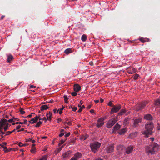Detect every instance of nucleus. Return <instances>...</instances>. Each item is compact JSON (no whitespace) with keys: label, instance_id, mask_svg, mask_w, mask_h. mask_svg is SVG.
<instances>
[{"label":"nucleus","instance_id":"f257e3e1","mask_svg":"<svg viewBox=\"0 0 160 160\" xmlns=\"http://www.w3.org/2000/svg\"><path fill=\"white\" fill-rule=\"evenodd\" d=\"M153 124L152 122L147 123L145 126V130L142 131L141 132L144 137L148 138L153 133Z\"/></svg>","mask_w":160,"mask_h":160},{"label":"nucleus","instance_id":"f03ea898","mask_svg":"<svg viewBox=\"0 0 160 160\" xmlns=\"http://www.w3.org/2000/svg\"><path fill=\"white\" fill-rule=\"evenodd\" d=\"M159 146L156 143L153 142L151 145L146 147V152L148 155H153L158 151Z\"/></svg>","mask_w":160,"mask_h":160},{"label":"nucleus","instance_id":"7ed1b4c3","mask_svg":"<svg viewBox=\"0 0 160 160\" xmlns=\"http://www.w3.org/2000/svg\"><path fill=\"white\" fill-rule=\"evenodd\" d=\"M101 145V143L96 142L91 143L90 147L92 151L94 152H96L97 149L99 148Z\"/></svg>","mask_w":160,"mask_h":160},{"label":"nucleus","instance_id":"20e7f679","mask_svg":"<svg viewBox=\"0 0 160 160\" xmlns=\"http://www.w3.org/2000/svg\"><path fill=\"white\" fill-rule=\"evenodd\" d=\"M148 103V102H144L138 104L135 106L134 109L137 111L142 110L144 108Z\"/></svg>","mask_w":160,"mask_h":160},{"label":"nucleus","instance_id":"39448f33","mask_svg":"<svg viewBox=\"0 0 160 160\" xmlns=\"http://www.w3.org/2000/svg\"><path fill=\"white\" fill-rule=\"evenodd\" d=\"M117 121L118 119L117 118H111L106 123V127L108 128H111Z\"/></svg>","mask_w":160,"mask_h":160},{"label":"nucleus","instance_id":"423d86ee","mask_svg":"<svg viewBox=\"0 0 160 160\" xmlns=\"http://www.w3.org/2000/svg\"><path fill=\"white\" fill-rule=\"evenodd\" d=\"M116 150L119 154H122L124 153L125 147L122 145H119L117 146Z\"/></svg>","mask_w":160,"mask_h":160},{"label":"nucleus","instance_id":"0eeeda50","mask_svg":"<svg viewBox=\"0 0 160 160\" xmlns=\"http://www.w3.org/2000/svg\"><path fill=\"white\" fill-rule=\"evenodd\" d=\"M121 108V106L120 105L113 106V107L110 112V114H112L114 113L118 112Z\"/></svg>","mask_w":160,"mask_h":160},{"label":"nucleus","instance_id":"6e6552de","mask_svg":"<svg viewBox=\"0 0 160 160\" xmlns=\"http://www.w3.org/2000/svg\"><path fill=\"white\" fill-rule=\"evenodd\" d=\"M114 146L113 144H111L107 146L105 151L107 153H111L114 151Z\"/></svg>","mask_w":160,"mask_h":160},{"label":"nucleus","instance_id":"1a4fd4ad","mask_svg":"<svg viewBox=\"0 0 160 160\" xmlns=\"http://www.w3.org/2000/svg\"><path fill=\"white\" fill-rule=\"evenodd\" d=\"M105 118H101L98 119L97 123L96 126L98 128H100L104 124V120Z\"/></svg>","mask_w":160,"mask_h":160},{"label":"nucleus","instance_id":"9d476101","mask_svg":"<svg viewBox=\"0 0 160 160\" xmlns=\"http://www.w3.org/2000/svg\"><path fill=\"white\" fill-rule=\"evenodd\" d=\"M134 148V147L132 145L129 146L125 148V152L126 154H129L132 153Z\"/></svg>","mask_w":160,"mask_h":160},{"label":"nucleus","instance_id":"9b49d317","mask_svg":"<svg viewBox=\"0 0 160 160\" xmlns=\"http://www.w3.org/2000/svg\"><path fill=\"white\" fill-rule=\"evenodd\" d=\"M7 120L5 119H2L0 120V129H3L4 127L7 124Z\"/></svg>","mask_w":160,"mask_h":160},{"label":"nucleus","instance_id":"f8f14e48","mask_svg":"<svg viewBox=\"0 0 160 160\" xmlns=\"http://www.w3.org/2000/svg\"><path fill=\"white\" fill-rule=\"evenodd\" d=\"M142 122L141 119H135L134 120L133 127L134 128L138 127L139 126V123Z\"/></svg>","mask_w":160,"mask_h":160},{"label":"nucleus","instance_id":"ddd939ff","mask_svg":"<svg viewBox=\"0 0 160 160\" xmlns=\"http://www.w3.org/2000/svg\"><path fill=\"white\" fill-rule=\"evenodd\" d=\"M144 119L147 120L151 121L153 117L151 114H148L145 115Z\"/></svg>","mask_w":160,"mask_h":160},{"label":"nucleus","instance_id":"4468645a","mask_svg":"<svg viewBox=\"0 0 160 160\" xmlns=\"http://www.w3.org/2000/svg\"><path fill=\"white\" fill-rule=\"evenodd\" d=\"M81 87L78 84H75L74 85V90L76 92H78L81 90Z\"/></svg>","mask_w":160,"mask_h":160},{"label":"nucleus","instance_id":"2eb2a0df","mask_svg":"<svg viewBox=\"0 0 160 160\" xmlns=\"http://www.w3.org/2000/svg\"><path fill=\"white\" fill-rule=\"evenodd\" d=\"M46 116L47 117V120L49 121L51 120V118H52V113L50 112H49L48 113H47Z\"/></svg>","mask_w":160,"mask_h":160},{"label":"nucleus","instance_id":"dca6fc26","mask_svg":"<svg viewBox=\"0 0 160 160\" xmlns=\"http://www.w3.org/2000/svg\"><path fill=\"white\" fill-rule=\"evenodd\" d=\"M82 156V154L79 152H77L73 156V157L76 159H77V160H78L79 158H81Z\"/></svg>","mask_w":160,"mask_h":160},{"label":"nucleus","instance_id":"f3484780","mask_svg":"<svg viewBox=\"0 0 160 160\" xmlns=\"http://www.w3.org/2000/svg\"><path fill=\"white\" fill-rule=\"evenodd\" d=\"M40 116V114L38 116H37L33 118L32 119L31 121H32V124H33L35 122H37L38 119L39 118V117Z\"/></svg>","mask_w":160,"mask_h":160},{"label":"nucleus","instance_id":"a211bd4d","mask_svg":"<svg viewBox=\"0 0 160 160\" xmlns=\"http://www.w3.org/2000/svg\"><path fill=\"white\" fill-rule=\"evenodd\" d=\"M139 40L142 43H144L147 42H148L150 41V40L148 38H140Z\"/></svg>","mask_w":160,"mask_h":160},{"label":"nucleus","instance_id":"6ab92c4d","mask_svg":"<svg viewBox=\"0 0 160 160\" xmlns=\"http://www.w3.org/2000/svg\"><path fill=\"white\" fill-rule=\"evenodd\" d=\"M137 70L135 68H131L128 71V72L129 74H132L136 72Z\"/></svg>","mask_w":160,"mask_h":160},{"label":"nucleus","instance_id":"aec40b11","mask_svg":"<svg viewBox=\"0 0 160 160\" xmlns=\"http://www.w3.org/2000/svg\"><path fill=\"white\" fill-rule=\"evenodd\" d=\"M154 104L155 105L158 106L160 105V98H158L155 100Z\"/></svg>","mask_w":160,"mask_h":160},{"label":"nucleus","instance_id":"412c9836","mask_svg":"<svg viewBox=\"0 0 160 160\" xmlns=\"http://www.w3.org/2000/svg\"><path fill=\"white\" fill-rule=\"evenodd\" d=\"M88 137V134H85L80 136V139L84 141Z\"/></svg>","mask_w":160,"mask_h":160},{"label":"nucleus","instance_id":"4be33fe9","mask_svg":"<svg viewBox=\"0 0 160 160\" xmlns=\"http://www.w3.org/2000/svg\"><path fill=\"white\" fill-rule=\"evenodd\" d=\"M120 127V126L118 124V123H117L113 127V131L117 130L119 129Z\"/></svg>","mask_w":160,"mask_h":160},{"label":"nucleus","instance_id":"5701e85b","mask_svg":"<svg viewBox=\"0 0 160 160\" xmlns=\"http://www.w3.org/2000/svg\"><path fill=\"white\" fill-rule=\"evenodd\" d=\"M48 108V107L46 105H43L42 106H41L40 108V109L41 111H43L45 110H47Z\"/></svg>","mask_w":160,"mask_h":160},{"label":"nucleus","instance_id":"b1692460","mask_svg":"<svg viewBox=\"0 0 160 160\" xmlns=\"http://www.w3.org/2000/svg\"><path fill=\"white\" fill-rule=\"evenodd\" d=\"M8 56V62H10L13 59V58L12 56L11 55H9L7 56Z\"/></svg>","mask_w":160,"mask_h":160},{"label":"nucleus","instance_id":"393cba45","mask_svg":"<svg viewBox=\"0 0 160 160\" xmlns=\"http://www.w3.org/2000/svg\"><path fill=\"white\" fill-rule=\"evenodd\" d=\"M64 52L66 54H68L69 53H71L72 52V51L71 48H69L66 49Z\"/></svg>","mask_w":160,"mask_h":160},{"label":"nucleus","instance_id":"a878e982","mask_svg":"<svg viewBox=\"0 0 160 160\" xmlns=\"http://www.w3.org/2000/svg\"><path fill=\"white\" fill-rule=\"evenodd\" d=\"M126 131L125 128H123L119 131V134H120V135L123 134L125 133Z\"/></svg>","mask_w":160,"mask_h":160},{"label":"nucleus","instance_id":"bb28decb","mask_svg":"<svg viewBox=\"0 0 160 160\" xmlns=\"http://www.w3.org/2000/svg\"><path fill=\"white\" fill-rule=\"evenodd\" d=\"M70 153L68 152H66L63 153L62 154V156L63 158H67L69 156Z\"/></svg>","mask_w":160,"mask_h":160},{"label":"nucleus","instance_id":"cd10ccee","mask_svg":"<svg viewBox=\"0 0 160 160\" xmlns=\"http://www.w3.org/2000/svg\"><path fill=\"white\" fill-rule=\"evenodd\" d=\"M126 111L125 109H122L118 113V116L119 115H122L126 112Z\"/></svg>","mask_w":160,"mask_h":160},{"label":"nucleus","instance_id":"c85d7f7f","mask_svg":"<svg viewBox=\"0 0 160 160\" xmlns=\"http://www.w3.org/2000/svg\"><path fill=\"white\" fill-rule=\"evenodd\" d=\"M87 39V36L85 34L83 35L81 37V40L82 41H85Z\"/></svg>","mask_w":160,"mask_h":160},{"label":"nucleus","instance_id":"c756f323","mask_svg":"<svg viewBox=\"0 0 160 160\" xmlns=\"http://www.w3.org/2000/svg\"><path fill=\"white\" fill-rule=\"evenodd\" d=\"M65 107L64 106H62V108H59L58 110L57 111V113L58 112V111H59V113L60 114H61L62 113V110Z\"/></svg>","mask_w":160,"mask_h":160},{"label":"nucleus","instance_id":"7c9ffc66","mask_svg":"<svg viewBox=\"0 0 160 160\" xmlns=\"http://www.w3.org/2000/svg\"><path fill=\"white\" fill-rule=\"evenodd\" d=\"M129 123V120L128 118H125L123 121L124 124L125 125H127Z\"/></svg>","mask_w":160,"mask_h":160},{"label":"nucleus","instance_id":"2f4dec72","mask_svg":"<svg viewBox=\"0 0 160 160\" xmlns=\"http://www.w3.org/2000/svg\"><path fill=\"white\" fill-rule=\"evenodd\" d=\"M8 122L7 124H6V125H5L3 128V129H4V132H6L7 130L8 129L9 127H8Z\"/></svg>","mask_w":160,"mask_h":160},{"label":"nucleus","instance_id":"473e14b6","mask_svg":"<svg viewBox=\"0 0 160 160\" xmlns=\"http://www.w3.org/2000/svg\"><path fill=\"white\" fill-rule=\"evenodd\" d=\"M64 98L65 102L66 103H67L68 102V98L67 97V96L66 95H64L63 96Z\"/></svg>","mask_w":160,"mask_h":160},{"label":"nucleus","instance_id":"72a5a7b5","mask_svg":"<svg viewBox=\"0 0 160 160\" xmlns=\"http://www.w3.org/2000/svg\"><path fill=\"white\" fill-rule=\"evenodd\" d=\"M42 122H41L40 121H39L38 122L36 125L35 126V127H40V125L42 124Z\"/></svg>","mask_w":160,"mask_h":160},{"label":"nucleus","instance_id":"f704fd0d","mask_svg":"<svg viewBox=\"0 0 160 160\" xmlns=\"http://www.w3.org/2000/svg\"><path fill=\"white\" fill-rule=\"evenodd\" d=\"M66 139H65V140L64 139H62L60 141V142L58 143V146H60L61 144L65 142V141Z\"/></svg>","mask_w":160,"mask_h":160},{"label":"nucleus","instance_id":"c9c22d12","mask_svg":"<svg viewBox=\"0 0 160 160\" xmlns=\"http://www.w3.org/2000/svg\"><path fill=\"white\" fill-rule=\"evenodd\" d=\"M19 111L20 112V113L22 114H23L25 113V112L24 111H23V108H20Z\"/></svg>","mask_w":160,"mask_h":160},{"label":"nucleus","instance_id":"e433bc0d","mask_svg":"<svg viewBox=\"0 0 160 160\" xmlns=\"http://www.w3.org/2000/svg\"><path fill=\"white\" fill-rule=\"evenodd\" d=\"M3 150L5 152H8V149L7 148V147L6 146L3 147Z\"/></svg>","mask_w":160,"mask_h":160},{"label":"nucleus","instance_id":"4c0bfd02","mask_svg":"<svg viewBox=\"0 0 160 160\" xmlns=\"http://www.w3.org/2000/svg\"><path fill=\"white\" fill-rule=\"evenodd\" d=\"M139 75L137 74H136L134 76L133 78L135 80H137L138 79Z\"/></svg>","mask_w":160,"mask_h":160},{"label":"nucleus","instance_id":"58836bf2","mask_svg":"<svg viewBox=\"0 0 160 160\" xmlns=\"http://www.w3.org/2000/svg\"><path fill=\"white\" fill-rule=\"evenodd\" d=\"M30 151L32 153H34L35 152V148H32L30 150Z\"/></svg>","mask_w":160,"mask_h":160},{"label":"nucleus","instance_id":"ea45409f","mask_svg":"<svg viewBox=\"0 0 160 160\" xmlns=\"http://www.w3.org/2000/svg\"><path fill=\"white\" fill-rule=\"evenodd\" d=\"M108 105L110 107H113V106L114 105L113 104V103L111 101H110L109 102Z\"/></svg>","mask_w":160,"mask_h":160},{"label":"nucleus","instance_id":"a19ab883","mask_svg":"<svg viewBox=\"0 0 160 160\" xmlns=\"http://www.w3.org/2000/svg\"><path fill=\"white\" fill-rule=\"evenodd\" d=\"M15 118H11V119H9L8 120V121L9 122H14L15 121V120H15Z\"/></svg>","mask_w":160,"mask_h":160},{"label":"nucleus","instance_id":"79ce46f5","mask_svg":"<svg viewBox=\"0 0 160 160\" xmlns=\"http://www.w3.org/2000/svg\"><path fill=\"white\" fill-rule=\"evenodd\" d=\"M39 119L40 120H44L45 121V122H47V118H46L45 117H44L43 118H39Z\"/></svg>","mask_w":160,"mask_h":160},{"label":"nucleus","instance_id":"37998d69","mask_svg":"<svg viewBox=\"0 0 160 160\" xmlns=\"http://www.w3.org/2000/svg\"><path fill=\"white\" fill-rule=\"evenodd\" d=\"M7 143L6 142H3L2 143V144H0V146L3 148V147H4V145H6Z\"/></svg>","mask_w":160,"mask_h":160},{"label":"nucleus","instance_id":"c03bdc74","mask_svg":"<svg viewBox=\"0 0 160 160\" xmlns=\"http://www.w3.org/2000/svg\"><path fill=\"white\" fill-rule=\"evenodd\" d=\"M71 94L72 96H76L77 95V93L75 91V92H72L71 93Z\"/></svg>","mask_w":160,"mask_h":160},{"label":"nucleus","instance_id":"a18cd8bd","mask_svg":"<svg viewBox=\"0 0 160 160\" xmlns=\"http://www.w3.org/2000/svg\"><path fill=\"white\" fill-rule=\"evenodd\" d=\"M11 133H12L11 131H8V132H6V133H5L6 134L5 135V136L8 135L10 134Z\"/></svg>","mask_w":160,"mask_h":160},{"label":"nucleus","instance_id":"49530a36","mask_svg":"<svg viewBox=\"0 0 160 160\" xmlns=\"http://www.w3.org/2000/svg\"><path fill=\"white\" fill-rule=\"evenodd\" d=\"M2 129H0V133H1V134H2V135H3L5 133V132H3L2 131Z\"/></svg>","mask_w":160,"mask_h":160},{"label":"nucleus","instance_id":"de8ad7c7","mask_svg":"<svg viewBox=\"0 0 160 160\" xmlns=\"http://www.w3.org/2000/svg\"><path fill=\"white\" fill-rule=\"evenodd\" d=\"M70 132H68V133H67V134H66L65 135L64 137L66 138L67 137H68L70 135Z\"/></svg>","mask_w":160,"mask_h":160},{"label":"nucleus","instance_id":"09e8293b","mask_svg":"<svg viewBox=\"0 0 160 160\" xmlns=\"http://www.w3.org/2000/svg\"><path fill=\"white\" fill-rule=\"evenodd\" d=\"M18 145L20 147H22L23 146V144L21 142H19L18 144Z\"/></svg>","mask_w":160,"mask_h":160},{"label":"nucleus","instance_id":"8fccbe9b","mask_svg":"<svg viewBox=\"0 0 160 160\" xmlns=\"http://www.w3.org/2000/svg\"><path fill=\"white\" fill-rule=\"evenodd\" d=\"M77 109V107H74L72 108V110L73 111H75Z\"/></svg>","mask_w":160,"mask_h":160},{"label":"nucleus","instance_id":"3c124183","mask_svg":"<svg viewBox=\"0 0 160 160\" xmlns=\"http://www.w3.org/2000/svg\"><path fill=\"white\" fill-rule=\"evenodd\" d=\"M64 135V133L63 132H61V133L59 134V137H62Z\"/></svg>","mask_w":160,"mask_h":160},{"label":"nucleus","instance_id":"603ef678","mask_svg":"<svg viewBox=\"0 0 160 160\" xmlns=\"http://www.w3.org/2000/svg\"><path fill=\"white\" fill-rule=\"evenodd\" d=\"M15 123L16 124H23V123H22V122H15Z\"/></svg>","mask_w":160,"mask_h":160},{"label":"nucleus","instance_id":"864d4df0","mask_svg":"<svg viewBox=\"0 0 160 160\" xmlns=\"http://www.w3.org/2000/svg\"><path fill=\"white\" fill-rule=\"evenodd\" d=\"M34 114V113H32L30 114L29 115L26 117L27 118H31L32 117V114Z\"/></svg>","mask_w":160,"mask_h":160},{"label":"nucleus","instance_id":"5fc2aeb1","mask_svg":"<svg viewBox=\"0 0 160 160\" xmlns=\"http://www.w3.org/2000/svg\"><path fill=\"white\" fill-rule=\"evenodd\" d=\"M90 112L91 114H94V110L93 109H91Z\"/></svg>","mask_w":160,"mask_h":160},{"label":"nucleus","instance_id":"6e6d98bb","mask_svg":"<svg viewBox=\"0 0 160 160\" xmlns=\"http://www.w3.org/2000/svg\"><path fill=\"white\" fill-rule=\"evenodd\" d=\"M92 105V104H90V105H88L87 107L88 109H90L91 108V107Z\"/></svg>","mask_w":160,"mask_h":160},{"label":"nucleus","instance_id":"4d7b16f0","mask_svg":"<svg viewBox=\"0 0 160 160\" xmlns=\"http://www.w3.org/2000/svg\"><path fill=\"white\" fill-rule=\"evenodd\" d=\"M36 88V86H33V85H31L30 86V88Z\"/></svg>","mask_w":160,"mask_h":160},{"label":"nucleus","instance_id":"13d9d810","mask_svg":"<svg viewBox=\"0 0 160 160\" xmlns=\"http://www.w3.org/2000/svg\"><path fill=\"white\" fill-rule=\"evenodd\" d=\"M21 127V126L20 125H18L17 127H16V129H19Z\"/></svg>","mask_w":160,"mask_h":160},{"label":"nucleus","instance_id":"bf43d9fd","mask_svg":"<svg viewBox=\"0 0 160 160\" xmlns=\"http://www.w3.org/2000/svg\"><path fill=\"white\" fill-rule=\"evenodd\" d=\"M27 120L26 119H24V122H22V123H23V124H27Z\"/></svg>","mask_w":160,"mask_h":160},{"label":"nucleus","instance_id":"052dcab7","mask_svg":"<svg viewBox=\"0 0 160 160\" xmlns=\"http://www.w3.org/2000/svg\"><path fill=\"white\" fill-rule=\"evenodd\" d=\"M57 120H58V123L59 122H61L62 121V119L61 118H58Z\"/></svg>","mask_w":160,"mask_h":160},{"label":"nucleus","instance_id":"680f3d73","mask_svg":"<svg viewBox=\"0 0 160 160\" xmlns=\"http://www.w3.org/2000/svg\"><path fill=\"white\" fill-rule=\"evenodd\" d=\"M5 17V16L4 15H2L1 17V18L0 19V20H2L3 19V18Z\"/></svg>","mask_w":160,"mask_h":160},{"label":"nucleus","instance_id":"e2e57ef3","mask_svg":"<svg viewBox=\"0 0 160 160\" xmlns=\"http://www.w3.org/2000/svg\"><path fill=\"white\" fill-rule=\"evenodd\" d=\"M67 124H68V125H69L71 126L72 125V123H71V122H67Z\"/></svg>","mask_w":160,"mask_h":160},{"label":"nucleus","instance_id":"0e129e2a","mask_svg":"<svg viewBox=\"0 0 160 160\" xmlns=\"http://www.w3.org/2000/svg\"><path fill=\"white\" fill-rule=\"evenodd\" d=\"M82 111V109L81 108H80L78 110V112H81Z\"/></svg>","mask_w":160,"mask_h":160},{"label":"nucleus","instance_id":"69168bd1","mask_svg":"<svg viewBox=\"0 0 160 160\" xmlns=\"http://www.w3.org/2000/svg\"><path fill=\"white\" fill-rule=\"evenodd\" d=\"M149 139L152 141H154V138H150Z\"/></svg>","mask_w":160,"mask_h":160},{"label":"nucleus","instance_id":"338daca9","mask_svg":"<svg viewBox=\"0 0 160 160\" xmlns=\"http://www.w3.org/2000/svg\"><path fill=\"white\" fill-rule=\"evenodd\" d=\"M70 160H77V159L73 157H72Z\"/></svg>","mask_w":160,"mask_h":160},{"label":"nucleus","instance_id":"774afa93","mask_svg":"<svg viewBox=\"0 0 160 160\" xmlns=\"http://www.w3.org/2000/svg\"><path fill=\"white\" fill-rule=\"evenodd\" d=\"M157 129L158 130H160V125H158V126L157 127Z\"/></svg>","mask_w":160,"mask_h":160}]
</instances>
